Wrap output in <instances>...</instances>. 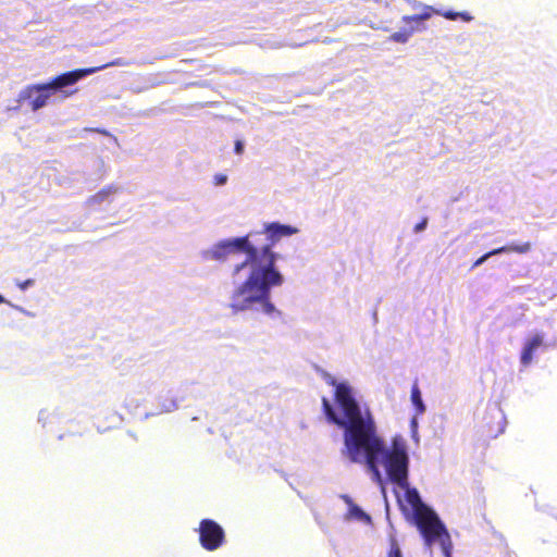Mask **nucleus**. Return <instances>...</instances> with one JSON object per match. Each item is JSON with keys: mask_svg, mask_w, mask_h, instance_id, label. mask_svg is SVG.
Masks as SVG:
<instances>
[{"mask_svg": "<svg viewBox=\"0 0 557 557\" xmlns=\"http://www.w3.org/2000/svg\"><path fill=\"white\" fill-rule=\"evenodd\" d=\"M506 418L498 406L488 407L481 420V434L486 440L495 438L505 430Z\"/></svg>", "mask_w": 557, "mask_h": 557, "instance_id": "423d86ee", "label": "nucleus"}, {"mask_svg": "<svg viewBox=\"0 0 557 557\" xmlns=\"http://www.w3.org/2000/svg\"><path fill=\"white\" fill-rule=\"evenodd\" d=\"M426 226V219L422 220L421 222H419L416 226H414V231L416 232H420L422 230H424Z\"/></svg>", "mask_w": 557, "mask_h": 557, "instance_id": "5701e85b", "label": "nucleus"}, {"mask_svg": "<svg viewBox=\"0 0 557 557\" xmlns=\"http://www.w3.org/2000/svg\"><path fill=\"white\" fill-rule=\"evenodd\" d=\"M325 382L335 387V400L343 410L341 418L330 400L322 397V410L329 423L343 429L346 453H385L377 426L370 412L362 413L349 385L337 383L327 372L322 374Z\"/></svg>", "mask_w": 557, "mask_h": 557, "instance_id": "7ed1b4c3", "label": "nucleus"}, {"mask_svg": "<svg viewBox=\"0 0 557 557\" xmlns=\"http://www.w3.org/2000/svg\"><path fill=\"white\" fill-rule=\"evenodd\" d=\"M289 225L271 223L261 232H252L242 237L226 239L213 246L210 253L215 260H225L231 255L246 253V259L235 265L233 278L249 265L247 278L236 286L232 294L231 308L234 312L252 309L260 305L265 314L280 313L271 301V288L281 286L283 275L275 268L277 255L272 250L282 238L296 233Z\"/></svg>", "mask_w": 557, "mask_h": 557, "instance_id": "f257e3e1", "label": "nucleus"}, {"mask_svg": "<svg viewBox=\"0 0 557 557\" xmlns=\"http://www.w3.org/2000/svg\"><path fill=\"white\" fill-rule=\"evenodd\" d=\"M76 90H77V89H75V90H73V91H70V92H65V95H64V96H66V97H67V96H71V95H73Z\"/></svg>", "mask_w": 557, "mask_h": 557, "instance_id": "b1692460", "label": "nucleus"}, {"mask_svg": "<svg viewBox=\"0 0 557 557\" xmlns=\"http://www.w3.org/2000/svg\"><path fill=\"white\" fill-rule=\"evenodd\" d=\"M116 190H117V188L113 185L106 186L102 189H100L98 193H96L95 195L90 196L87 199V203L89 206L100 205L103 201L108 200L113 194H115Z\"/></svg>", "mask_w": 557, "mask_h": 557, "instance_id": "9d476101", "label": "nucleus"}, {"mask_svg": "<svg viewBox=\"0 0 557 557\" xmlns=\"http://www.w3.org/2000/svg\"><path fill=\"white\" fill-rule=\"evenodd\" d=\"M4 302V298L0 295V304Z\"/></svg>", "mask_w": 557, "mask_h": 557, "instance_id": "a878e982", "label": "nucleus"}, {"mask_svg": "<svg viewBox=\"0 0 557 557\" xmlns=\"http://www.w3.org/2000/svg\"><path fill=\"white\" fill-rule=\"evenodd\" d=\"M413 440L417 442L418 441V437H416V431H413V435H412Z\"/></svg>", "mask_w": 557, "mask_h": 557, "instance_id": "393cba45", "label": "nucleus"}, {"mask_svg": "<svg viewBox=\"0 0 557 557\" xmlns=\"http://www.w3.org/2000/svg\"><path fill=\"white\" fill-rule=\"evenodd\" d=\"M352 463L362 465L386 499V483H392L398 506L419 531L431 549L438 543L444 557L453 556V543L446 525L432 507L426 505L416 487L409 484V455H347Z\"/></svg>", "mask_w": 557, "mask_h": 557, "instance_id": "f03ea898", "label": "nucleus"}, {"mask_svg": "<svg viewBox=\"0 0 557 557\" xmlns=\"http://www.w3.org/2000/svg\"><path fill=\"white\" fill-rule=\"evenodd\" d=\"M380 438L382 440L383 442V446H384V451L385 453H407V449H408V445H407V440L405 438L404 435L401 434H396L394 437H393V441H392V448L391 449H387L386 446H385V442L384 440L380 436Z\"/></svg>", "mask_w": 557, "mask_h": 557, "instance_id": "9b49d317", "label": "nucleus"}, {"mask_svg": "<svg viewBox=\"0 0 557 557\" xmlns=\"http://www.w3.org/2000/svg\"><path fill=\"white\" fill-rule=\"evenodd\" d=\"M411 401L418 414H422L425 411V406L423 404L421 392L417 382L411 387Z\"/></svg>", "mask_w": 557, "mask_h": 557, "instance_id": "f8f14e48", "label": "nucleus"}, {"mask_svg": "<svg viewBox=\"0 0 557 557\" xmlns=\"http://www.w3.org/2000/svg\"><path fill=\"white\" fill-rule=\"evenodd\" d=\"M433 12H434V10L432 7H426L425 11L421 14L405 15L403 17V22H405L406 24H410L413 22L418 23V22H421V21H424V20H428L429 17H431ZM435 13H440V12L435 11Z\"/></svg>", "mask_w": 557, "mask_h": 557, "instance_id": "ddd939ff", "label": "nucleus"}, {"mask_svg": "<svg viewBox=\"0 0 557 557\" xmlns=\"http://www.w3.org/2000/svg\"><path fill=\"white\" fill-rule=\"evenodd\" d=\"M234 150L237 154H242L243 151H244V144L242 140H236L235 141V147H234Z\"/></svg>", "mask_w": 557, "mask_h": 557, "instance_id": "412c9836", "label": "nucleus"}, {"mask_svg": "<svg viewBox=\"0 0 557 557\" xmlns=\"http://www.w3.org/2000/svg\"><path fill=\"white\" fill-rule=\"evenodd\" d=\"M532 359H533V352L523 348L522 352H521L522 364L528 366L532 361Z\"/></svg>", "mask_w": 557, "mask_h": 557, "instance_id": "f3484780", "label": "nucleus"}, {"mask_svg": "<svg viewBox=\"0 0 557 557\" xmlns=\"http://www.w3.org/2000/svg\"><path fill=\"white\" fill-rule=\"evenodd\" d=\"M387 557H404L401 548L394 534L389 535V549L387 552Z\"/></svg>", "mask_w": 557, "mask_h": 557, "instance_id": "2eb2a0df", "label": "nucleus"}, {"mask_svg": "<svg viewBox=\"0 0 557 557\" xmlns=\"http://www.w3.org/2000/svg\"><path fill=\"white\" fill-rule=\"evenodd\" d=\"M445 18L447 20H450V21H455L458 18V12H453V11H446V12H443L441 13Z\"/></svg>", "mask_w": 557, "mask_h": 557, "instance_id": "a211bd4d", "label": "nucleus"}, {"mask_svg": "<svg viewBox=\"0 0 557 557\" xmlns=\"http://www.w3.org/2000/svg\"><path fill=\"white\" fill-rule=\"evenodd\" d=\"M543 343V338L541 335H534L523 347L524 349L534 352Z\"/></svg>", "mask_w": 557, "mask_h": 557, "instance_id": "dca6fc26", "label": "nucleus"}, {"mask_svg": "<svg viewBox=\"0 0 557 557\" xmlns=\"http://www.w3.org/2000/svg\"><path fill=\"white\" fill-rule=\"evenodd\" d=\"M458 17L461 20L469 22L472 20V16L468 12H458Z\"/></svg>", "mask_w": 557, "mask_h": 557, "instance_id": "4be33fe9", "label": "nucleus"}, {"mask_svg": "<svg viewBox=\"0 0 557 557\" xmlns=\"http://www.w3.org/2000/svg\"><path fill=\"white\" fill-rule=\"evenodd\" d=\"M33 284H34V280L28 278V280H25V281H23V282L17 283V286H18L22 290H25L28 286H32Z\"/></svg>", "mask_w": 557, "mask_h": 557, "instance_id": "6ab92c4d", "label": "nucleus"}, {"mask_svg": "<svg viewBox=\"0 0 557 557\" xmlns=\"http://www.w3.org/2000/svg\"><path fill=\"white\" fill-rule=\"evenodd\" d=\"M414 28L401 29L391 35L389 39L395 42L406 44L411 37Z\"/></svg>", "mask_w": 557, "mask_h": 557, "instance_id": "4468645a", "label": "nucleus"}, {"mask_svg": "<svg viewBox=\"0 0 557 557\" xmlns=\"http://www.w3.org/2000/svg\"><path fill=\"white\" fill-rule=\"evenodd\" d=\"M107 65L95 66V67H86V69H77L70 72L62 73L55 77H53L48 84L51 88L52 94L58 90H62L67 86H72L76 84L79 79L84 78L87 75L94 74L97 71L104 69Z\"/></svg>", "mask_w": 557, "mask_h": 557, "instance_id": "0eeeda50", "label": "nucleus"}, {"mask_svg": "<svg viewBox=\"0 0 557 557\" xmlns=\"http://www.w3.org/2000/svg\"><path fill=\"white\" fill-rule=\"evenodd\" d=\"M51 88L47 83L26 86L18 95V102L26 103L32 111H37L48 104L52 96Z\"/></svg>", "mask_w": 557, "mask_h": 557, "instance_id": "20e7f679", "label": "nucleus"}, {"mask_svg": "<svg viewBox=\"0 0 557 557\" xmlns=\"http://www.w3.org/2000/svg\"><path fill=\"white\" fill-rule=\"evenodd\" d=\"M226 180H227V177H226V175H224V174H218V175H215V177H214V181H215V184H216V185H223V184H225V183H226Z\"/></svg>", "mask_w": 557, "mask_h": 557, "instance_id": "aec40b11", "label": "nucleus"}, {"mask_svg": "<svg viewBox=\"0 0 557 557\" xmlns=\"http://www.w3.org/2000/svg\"><path fill=\"white\" fill-rule=\"evenodd\" d=\"M198 532L200 544L207 550H215L224 543V530L212 519L201 520Z\"/></svg>", "mask_w": 557, "mask_h": 557, "instance_id": "39448f33", "label": "nucleus"}, {"mask_svg": "<svg viewBox=\"0 0 557 557\" xmlns=\"http://www.w3.org/2000/svg\"><path fill=\"white\" fill-rule=\"evenodd\" d=\"M339 498L344 500V503L347 505L348 510L346 515L344 516L345 521H359L367 525L372 524V518L371 516L366 512L359 505L355 504L352 498L347 494L339 495Z\"/></svg>", "mask_w": 557, "mask_h": 557, "instance_id": "6e6552de", "label": "nucleus"}, {"mask_svg": "<svg viewBox=\"0 0 557 557\" xmlns=\"http://www.w3.org/2000/svg\"><path fill=\"white\" fill-rule=\"evenodd\" d=\"M530 249H531V243H529V242H525V243H522L519 245L511 244V245H506V246H503L499 248H495V249L484 253L479 259H476L474 261L472 268H476V267L481 265L483 262H485L492 256L500 255L504 252L527 253L530 251Z\"/></svg>", "mask_w": 557, "mask_h": 557, "instance_id": "1a4fd4ad", "label": "nucleus"}]
</instances>
